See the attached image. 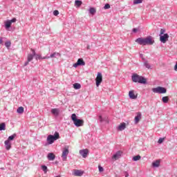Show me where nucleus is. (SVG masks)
<instances>
[{
	"label": "nucleus",
	"mask_w": 177,
	"mask_h": 177,
	"mask_svg": "<svg viewBox=\"0 0 177 177\" xmlns=\"http://www.w3.org/2000/svg\"><path fill=\"white\" fill-rule=\"evenodd\" d=\"M136 42L138 44V45H142L143 46H146V45H153L154 44V39L153 37L148 36L145 38L138 37L136 39Z\"/></svg>",
	"instance_id": "1"
},
{
	"label": "nucleus",
	"mask_w": 177,
	"mask_h": 177,
	"mask_svg": "<svg viewBox=\"0 0 177 177\" xmlns=\"http://www.w3.org/2000/svg\"><path fill=\"white\" fill-rule=\"evenodd\" d=\"M133 82H138V84H147V80L142 76H140L136 73H133L131 76Z\"/></svg>",
	"instance_id": "2"
},
{
	"label": "nucleus",
	"mask_w": 177,
	"mask_h": 177,
	"mask_svg": "<svg viewBox=\"0 0 177 177\" xmlns=\"http://www.w3.org/2000/svg\"><path fill=\"white\" fill-rule=\"evenodd\" d=\"M60 138V135L59 134V132L55 131L54 135H49L47 137V142L48 145H52L55 140H57V139Z\"/></svg>",
	"instance_id": "3"
},
{
	"label": "nucleus",
	"mask_w": 177,
	"mask_h": 177,
	"mask_svg": "<svg viewBox=\"0 0 177 177\" xmlns=\"http://www.w3.org/2000/svg\"><path fill=\"white\" fill-rule=\"evenodd\" d=\"M71 120L75 127H80L84 125V120L77 118V115H75V113L72 114Z\"/></svg>",
	"instance_id": "4"
},
{
	"label": "nucleus",
	"mask_w": 177,
	"mask_h": 177,
	"mask_svg": "<svg viewBox=\"0 0 177 177\" xmlns=\"http://www.w3.org/2000/svg\"><path fill=\"white\" fill-rule=\"evenodd\" d=\"M153 93H167V88L161 86L152 88Z\"/></svg>",
	"instance_id": "5"
},
{
	"label": "nucleus",
	"mask_w": 177,
	"mask_h": 177,
	"mask_svg": "<svg viewBox=\"0 0 177 177\" xmlns=\"http://www.w3.org/2000/svg\"><path fill=\"white\" fill-rule=\"evenodd\" d=\"M68 153H70V151H68V147L64 148L62 154V160L64 161H67V156H68Z\"/></svg>",
	"instance_id": "6"
},
{
	"label": "nucleus",
	"mask_w": 177,
	"mask_h": 177,
	"mask_svg": "<svg viewBox=\"0 0 177 177\" xmlns=\"http://www.w3.org/2000/svg\"><path fill=\"white\" fill-rule=\"evenodd\" d=\"M62 57V54L61 53L55 52V53L50 54V56H46L43 59H50V58L51 59H55L56 57Z\"/></svg>",
	"instance_id": "7"
},
{
	"label": "nucleus",
	"mask_w": 177,
	"mask_h": 177,
	"mask_svg": "<svg viewBox=\"0 0 177 177\" xmlns=\"http://www.w3.org/2000/svg\"><path fill=\"white\" fill-rule=\"evenodd\" d=\"M102 81H103V76L102 75V73H98L95 79L96 86H99L100 84H102Z\"/></svg>",
	"instance_id": "8"
},
{
	"label": "nucleus",
	"mask_w": 177,
	"mask_h": 177,
	"mask_svg": "<svg viewBox=\"0 0 177 177\" xmlns=\"http://www.w3.org/2000/svg\"><path fill=\"white\" fill-rule=\"evenodd\" d=\"M168 38H169V35L166 33L160 36V41L162 44H165L168 41Z\"/></svg>",
	"instance_id": "9"
},
{
	"label": "nucleus",
	"mask_w": 177,
	"mask_h": 177,
	"mask_svg": "<svg viewBox=\"0 0 177 177\" xmlns=\"http://www.w3.org/2000/svg\"><path fill=\"white\" fill-rule=\"evenodd\" d=\"M80 154L83 157V158H86L88 154H89V150H88V149H81L80 151Z\"/></svg>",
	"instance_id": "10"
},
{
	"label": "nucleus",
	"mask_w": 177,
	"mask_h": 177,
	"mask_svg": "<svg viewBox=\"0 0 177 177\" xmlns=\"http://www.w3.org/2000/svg\"><path fill=\"white\" fill-rule=\"evenodd\" d=\"M122 155V151H118L113 156H112V160H115V161H117L118 158L121 157Z\"/></svg>",
	"instance_id": "11"
},
{
	"label": "nucleus",
	"mask_w": 177,
	"mask_h": 177,
	"mask_svg": "<svg viewBox=\"0 0 177 177\" xmlns=\"http://www.w3.org/2000/svg\"><path fill=\"white\" fill-rule=\"evenodd\" d=\"M73 176H82L84 175V171L75 169L73 172Z\"/></svg>",
	"instance_id": "12"
},
{
	"label": "nucleus",
	"mask_w": 177,
	"mask_h": 177,
	"mask_svg": "<svg viewBox=\"0 0 177 177\" xmlns=\"http://www.w3.org/2000/svg\"><path fill=\"white\" fill-rule=\"evenodd\" d=\"M140 120H142V113L138 112L137 115L135 117L134 119L135 124H138L139 121H140Z\"/></svg>",
	"instance_id": "13"
},
{
	"label": "nucleus",
	"mask_w": 177,
	"mask_h": 177,
	"mask_svg": "<svg viewBox=\"0 0 177 177\" xmlns=\"http://www.w3.org/2000/svg\"><path fill=\"white\" fill-rule=\"evenodd\" d=\"M51 113L55 115V117H58L59 114H60V109H52Z\"/></svg>",
	"instance_id": "14"
},
{
	"label": "nucleus",
	"mask_w": 177,
	"mask_h": 177,
	"mask_svg": "<svg viewBox=\"0 0 177 177\" xmlns=\"http://www.w3.org/2000/svg\"><path fill=\"white\" fill-rule=\"evenodd\" d=\"M160 162H161V160H155V161H153V162H152V167H153V168H158V167H160Z\"/></svg>",
	"instance_id": "15"
},
{
	"label": "nucleus",
	"mask_w": 177,
	"mask_h": 177,
	"mask_svg": "<svg viewBox=\"0 0 177 177\" xmlns=\"http://www.w3.org/2000/svg\"><path fill=\"white\" fill-rule=\"evenodd\" d=\"M129 97H130V99H138V95H135V93H133V91H130L129 92Z\"/></svg>",
	"instance_id": "16"
},
{
	"label": "nucleus",
	"mask_w": 177,
	"mask_h": 177,
	"mask_svg": "<svg viewBox=\"0 0 177 177\" xmlns=\"http://www.w3.org/2000/svg\"><path fill=\"white\" fill-rule=\"evenodd\" d=\"M4 145L6 146V149L7 150H10V149L12 148V143L10 142L9 140H6L5 142H4Z\"/></svg>",
	"instance_id": "17"
},
{
	"label": "nucleus",
	"mask_w": 177,
	"mask_h": 177,
	"mask_svg": "<svg viewBox=\"0 0 177 177\" xmlns=\"http://www.w3.org/2000/svg\"><path fill=\"white\" fill-rule=\"evenodd\" d=\"M127 128V124L125 122L121 123L118 127V131H124Z\"/></svg>",
	"instance_id": "18"
},
{
	"label": "nucleus",
	"mask_w": 177,
	"mask_h": 177,
	"mask_svg": "<svg viewBox=\"0 0 177 177\" xmlns=\"http://www.w3.org/2000/svg\"><path fill=\"white\" fill-rule=\"evenodd\" d=\"M48 160H49V161H53V160H55V158H56V156H55V154H53V153H49L48 154Z\"/></svg>",
	"instance_id": "19"
},
{
	"label": "nucleus",
	"mask_w": 177,
	"mask_h": 177,
	"mask_svg": "<svg viewBox=\"0 0 177 177\" xmlns=\"http://www.w3.org/2000/svg\"><path fill=\"white\" fill-rule=\"evenodd\" d=\"M99 121L100 122H103V121H105V124H109V118H107L106 116H105V118L103 119V118L102 117V115L99 116Z\"/></svg>",
	"instance_id": "20"
},
{
	"label": "nucleus",
	"mask_w": 177,
	"mask_h": 177,
	"mask_svg": "<svg viewBox=\"0 0 177 177\" xmlns=\"http://www.w3.org/2000/svg\"><path fill=\"white\" fill-rule=\"evenodd\" d=\"M77 62L79 66H85V62L82 58L78 59Z\"/></svg>",
	"instance_id": "21"
},
{
	"label": "nucleus",
	"mask_w": 177,
	"mask_h": 177,
	"mask_svg": "<svg viewBox=\"0 0 177 177\" xmlns=\"http://www.w3.org/2000/svg\"><path fill=\"white\" fill-rule=\"evenodd\" d=\"M17 113H18V114H23V113H24V107H23V106H19V107L17 109Z\"/></svg>",
	"instance_id": "22"
},
{
	"label": "nucleus",
	"mask_w": 177,
	"mask_h": 177,
	"mask_svg": "<svg viewBox=\"0 0 177 177\" xmlns=\"http://www.w3.org/2000/svg\"><path fill=\"white\" fill-rule=\"evenodd\" d=\"M5 26H6V28L8 30V28H10V26H12V24L10 22V20H8L6 21V24H5Z\"/></svg>",
	"instance_id": "23"
},
{
	"label": "nucleus",
	"mask_w": 177,
	"mask_h": 177,
	"mask_svg": "<svg viewBox=\"0 0 177 177\" xmlns=\"http://www.w3.org/2000/svg\"><path fill=\"white\" fill-rule=\"evenodd\" d=\"M81 5H82V1L76 0L75 1V6H77V8H80V6H81Z\"/></svg>",
	"instance_id": "24"
},
{
	"label": "nucleus",
	"mask_w": 177,
	"mask_h": 177,
	"mask_svg": "<svg viewBox=\"0 0 177 177\" xmlns=\"http://www.w3.org/2000/svg\"><path fill=\"white\" fill-rule=\"evenodd\" d=\"M144 66L146 67V68H148V69L151 68V66L150 65V64H149L148 61L144 62Z\"/></svg>",
	"instance_id": "25"
},
{
	"label": "nucleus",
	"mask_w": 177,
	"mask_h": 177,
	"mask_svg": "<svg viewBox=\"0 0 177 177\" xmlns=\"http://www.w3.org/2000/svg\"><path fill=\"white\" fill-rule=\"evenodd\" d=\"M74 89H81V84L80 83H75L73 84Z\"/></svg>",
	"instance_id": "26"
},
{
	"label": "nucleus",
	"mask_w": 177,
	"mask_h": 177,
	"mask_svg": "<svg viewBox=\"0 0 177 177\" xmlns=\"http://www.w3.org/2000/svg\"><path fill=\"white\" fill-rule=\"evenodd\" d=\"M6 124H5V122L1 123L0 124V131H5V129H6Z\"/></svg>",
	"instance_id": "27"
},
{
	"label": "nucleus",
	"mask_w": 177,
	"mask_h": 177,
	"mask_svg": "<svg viewBox=\"0 0 177 177\" xmlns=\"http://www.w3.org/2000/svg\"><path fill=\"white\" fill-rule=\"evenodd\" d=\"M16 138V133H14L13 135L8 137V142H10V140H13Z\"/></svg>",
	"instance_id": "28"
},
{
	"label": "nucleus",
	"mask_w": 177,
	"mask_h": 177,
	"mask_svg": "<svg viewBox=\"0 0 177 177\" xmlns=\"http://www.w3.org/2000/svg\"><path fill=\"white\" fill-rule=\"evenodd\" d=\"M89 12L91 15H95V13H96V9H95V8H90Z\"/></svg>",
	"instance_id": "29"
},
{
	"label": "nucleus",
	"mask_w": 177,
	"mask_h": 177,
	"mask_svg": "<svg viewBox=\"0 0 177 177\" xmlns=\"http://www.w3.org/2000/svg\"><path fill=\"white\" fill-rule=\"evenodd\" d=\"M141 157L140 155H138L133 157V161H139L140 160Z\"/></svg>",
	"instance_id": "30"
},
{
	"label": "nucleus",
	"mask_w": 177,
	"mask_h": 177,
	"mask_svg": "<svg viewBox=\"0 0 177 177\" xmlns=\"http://www.w3.org/2000/svg\"><path fill=\"white\" fill-rule=\"evenodd\" d=\"M162 100L163 103H168V102L169 100V97H162Z\"/></svg>",
	"instance_id": "31"
},
{
	"label": "nucleus",
	"mask_w": 177,
	"mask_h": 177,
	"mask_svg": "<svg viewBox=\"0 0 177 177\" xmlns=\"http://www.w3.org/2000/svg\"><path fill=\"white\" fill-rule=\"evenodd\" d=\"M41 169L42 171H44V174H46V172H48V167H46V165H42Z\"/></svg>",
	"instance_id": "32"
},
{
	"label": "nucleus",
	"mask_w": 177,
	"mask_h": 177,
	"mask_svg": "<svg viewBox=\"0 0 177 177\" xmlns=\"http://www.w3.org/2000/svg\"><path fill=\"white\" fill-rule=\"evenodd\" d=\"M34 59V55L29 54L28 55V62H31Z\"/></svg>",
	"instance_id": "33"
},
{
	"label": "nucleus",
	"mask_w": 177,
	"mask_h": 177,
	"mask_svg": "<svg viewBox=\"0 0 177 177\" xmlns=\"http://www.w3.org/2000/svg\"><path fill=\"white\" fill-rule=\"evenodd\" d=\"M143 2V0H134L133 1V4L134 5H138L139 3H142Z\"/></svg>",
	"instance_id": "34"
},
{
	"label": "nucleus",
	"mask_w": 177,
	"mask_h": 177,
	"mask_svg": "<svg viewBox=\"0 0 177 177\" xmlns=\"http://www.w3.org/2000/svg\"><path fill=\"white\" fill-rule=\"evenodd\" d=\"M10 45H12V43H10V41H6L5 43V46H6V48H10Z\"/></svg>",
	"instance_id": "35"
},
{
	"label": "nucleus",
	"mask_w": 177,
	"mask_h": 177,
	"mask_svg": "<svg viewBox=\"0 0 177 177\" xmlns=\"http://www.w3.org/2000/svg\"><path fill=\"white\" fill-rule=\"evenodd\" d=\"M164 32H165V29H160V32L159 36L160 37V35H164Z\"/></svg>",
	"instance_id": "36"
},
{
	"label": "nucleus",
	"mask_w": 177,
	"mask_h": 177,
	"mask_svg": "<svg viewBox=\"0 0 177 177\" xmlns=\"http://www.w3.org/2000/svg\"><path fill=\"white\" fill-rule=\"evenodd\" d=\"M162 142H164V138H159L158 143H159V145H161V143H162Z\"/></svg>",
	"instance_id": "37"
},
{
	"label": "nucleus",
	"mask_w": 177,
	"mask_h": 177,
	"mask_svg": "<svg viewBox=\"0 0 177 177\" xmlns=\"http://www.w3.org/2000/svg\"><path fill=\"white\" fill-rule=\"evenodd\" d=\"M104 9H110V4H105V6H104Z\"/></svg>",
	"instance_id": "38"
},
{
	"label": "nucleus",
	"mask_w": 177,
	"mask_h": 177,
	"mask_svg": "<svg viewBox=\"0 0 177 177\" xmlns=\"http://www.w3.org/2000/svg\"><path fill=\"white\" fill-rule=\"evenodd\" d=\"M54 16H57L59 15V10H55L53 11Z\"/></svg>",
	"instance_id": "39"
},
{
	"label": "nucleus",
	"mask_w": 177,
	"mask_h": 177,
	"mask_svg": "<svg viewBox=\"0 0 177 177\" xmlns=\"http://www.w3.org/2000/svg\"><path fill=\"white\" fill-rule=\"evenodd\" d=\"M40 59H44V57L42 58L39 55H36V60H40Z\"/></svg>",
	"instance_id": "40"
},
{
	"label": "nucleus",
	"mask_w": 177,
	"mask_h": 177,
	"mask_svg": "<svg viewBox=\"0 0 177 177\" xmlns=\"http://www.w3.org/2000/svg\"><path fill=\"white\" fill-rule=\"evenodd\" d=\"M98 169L100 172H103L104 171V169H103L102 166H99Z\"/></svg>",
	"instance_id": "41"
},
{
	"label": "nucleus",
	"mask_w": 177,
	"mask_h": 177,
	"mask_svg": "<svg viewBox=\"0 0 177 177\" xmlns=\"http://www.w3.org/2000/svg\"><path fill=\"white\" fill-rule=\"evenodd\" d=\"M16 18H13L12 19L10 20V22H11V24L12 23H16Z\"/></svg>",
	"instance_id": "42"
},
{
	"label": "nucleus",
	"mask_w": 177,
	"mask_h": 177,
	"mask_svg": "<svg viewBox=\"0 0 177 177\" xmlns=\"http://www.w3.org/2000/svg\"><path fill=\"white\" fill-rule=\"evenodd\" d=\"M78 66H80L79 64H78V62L75 63V64H73V67H75V68H77V67Z\"/></svg>",
	"instance_id": "43"
},
{
	"label": "nucleus",
	"mask_w": 177,
	"mask_h": 177,
	"mask_svg": "<svg viewBox=\"0 0 177 177\" xmlns=\"http://www.w3.org/2000/svg\"><path fill=\"white\" fill-rule=\"evenodd\" d=\"M32 54H30V55H32V56H36L37 55V54L35 53V50H32Z\"/></svg>",
	"instance_id": "44"
},
{
	"label": "nucleus",
	"mask_w": 177,
	"mask_h": 177,
	"mask_svg": "<svg viewBox=\"0 0 177 177\" xmlns=\"http://www.w3.org/2000/svg\"><path fill=\"white\" fill-rule=\"evenodd\" d=\"M28 63H30V61L27 60V61L24 63V66L26 67V66H28Z\"/></svg>",
	"instance_id": "45"
},
{
	"label": "nucleus",
	"mask_w": 177,
	"mask_h": 177,
	"mask_svg": "<svg viewBox=\"0 0 177 177\" xmlns=\"http://www.w3.org/2000/svg\"><path fill=\"white\" fill-rule=\"evenodd\" d=\"M133 32H138V28H133Z\"/></svg>",
	"instance_id": "46"
},
{
	"label": "nucleus",
	"mask_w": 177,
	"mask_h": 177,
	"mask_svg": "<svg viewBox=\"0 0 177 177\" xmlns=\"http://www.w3.org/2000/svg\"><path fill=\"white\" fill-rule=\"evenodd\" d=\"M2 42H3L2 38H1L0 39V45H1V44H2Z\"/></svg>",
	"instance_id": "47"
},
{
	"label": "nucleus",
	"mask_w": 177,
	"mask_h": 177,
	"mask_svg": "<svg viewBox=\"0 0 177 177\" xmlns=\"http://www.w3.org/2000/svg\"><path fill=\"white\" fill-rule=\"evenodd\" d=\"M142 56H143V55L141 54V55H140V57H142Z\"/></svg>",
	"instance_id": "48"
}]
</instances>
